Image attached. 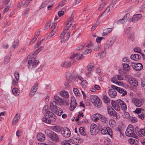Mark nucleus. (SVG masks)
I'll list each match as a JSON object with an SVG mask.
<instances>
[{"label":"nucleus","instance_id":"9d476101","mask_svg":"<svg viewBox=\"0 0 145 145\" xmlns=\"http://www.w3.org/2000/svg\"><path fill=\"white\" fill-rule=\"evenodd\" d=\"M142 17V15L140 14L134 15L133 16L132 18H129L128 20L130 22H135L140 20Z\"/></svg>","mask_w":145,"mask_h":145},{"label":"nucleus","instance_id":"603ef678","mask_svg":"<svg viewBox=\"0 0 145 145\" xmlns=\"http://www.w3.org/2000/svg\"><path fill=\"white\" fill-rule=\"evenodd\" d=\"M18 40H16L14 43L12 45V47L14 49H15L17 47H18Z\"/></svg>","mask_w":145,"mask_h":145},{"label":"nucleus","instance_id":"5701e85b","mask_svg":"<svg viewBox=\"0 0 145 145\" xmlns=\"http://www.w3.org/2000/svg\"><path fill=\"white\" fill-rule=\"evenodd\" d=\"M128 142L131 145H138V142L135 139L130 138L128 140Z\"/></svg>","mask_w":145,"mask_h":145},{"label":"nucleus","instance_id":"09e8293b","mask_svg":"<svg viewBox=\"0 0 145 145\" xmlns=\"http://www.w3.org/2000/svg\"><path fill=\"white\" fill-rule=\"evenodd\" d=\"M141 85L142 88L145 89V78H143L141 80Z\"/></svg>","mask_w":145,"mask_h":145},{"label":"nucleus","instance_id":"f257e3e1","mask_svg":"<svg viewBox=\"0 0 145 145\" xmlns=\"http://www.w3.org/2000/svg\"><path fill=\"white\" fill-rule=\"evenodd\" d=\"M54 101H53L50 103V109L52 112L47 111L45 114L44 116L43 117L42 121L46 123L52 124H54V118L53 117L54 111Z\"/></svg>","mask_w":145,"mask_h":145},{"label":"nucleus","instance_id":"a18cd8bd","mask_svg":"<svg viewBox=\"0 0 145 145\" xmlns=\"http://www.w3.org/2000/svg\"><path fill=\"white\" fill-rule=\"evenodd\" d=\"M138 117L142 120H143L145 117V111L142 112L141 114L138 115Z\"/></svg>","mask_w":145,"mask_h":145},{"label":"nucleus","instance_id":"4468645a","mask_svg":"<svg viewBox=\"0 0 145 145\" xmlns=\"http://www.w3.org/2000/svg\"><path fill=\"white\" fill-rule=\"evenodd\" d=\"M108 114L110 116L116 117L117 113L112 108L110 107H108Z\"/></svg>","mask_w":145,"mask_h":145},{"label":"nucleus","instance_id":"c756f323","mask_svg":"<svg viewBox=\"0 0 145 145\" xmlns=\"http://www.w3.org/2000/svg\"><path fill=\"white\" fill-rule=\"evenodd\" d=\"M94 67V66L92 65H89L87 66V69L89 72L87 73V75H88L89 73L92 72V69Z\"/></svg>","mask_w":145,"mask_h":145},{"label":"nucleus","instance_id":"0e129e2a","mask_svg":"<svg viewBox=\"0 0 145 145\" xmlns=\"http://www.w3.org/2000/svg\"><path fill=\"white\" fill-rule=\"evenodd\" d=\"M81 85L84 88L85 86L87 85V82L86 80H84L82 81L81 83Z\"/></svg>","mask_w":145,"mask_h":145},{"label":"nucleus","instance_id":"72a5a7b5","mask_svg":"<svg viewBox=\"0 0 145 145\" xmlns=\"http://www.w3.org/2000/svg\"><path fill=\"white\" fill-rule=\"evenodd\" d=\"M18 91V89L16 88H13L12 90V92L13 94L15 95H19V92Z\"/></svg>","mask_w":145,"mask_h":145},{"label":"nucleus","instance_id":"20e7f679","mask_svg":"<svg viewBox=\"0 0 145 145\" xmlns=\"http://www.w3.org/2000/svg\"><path fill=\"white\" fill-rule=\"evenodd\" d=\"M70 35V33L67 31H63L61 33L60 35L61 42H64L67 40Z\"/></svg>","mask_w":145,"mask_h":145},{"label":"nucleus","instance_id":"4be33fe9","mask_svg":"<svg viewBox=\"0 0 145 145\" xmlns=\"http://www.w3.org/2000/svg\"><path fill=\"white\" fill-rule=\"evenodd\" d=\"M140 58V55L138 54H132L131 56V59L136 61H138Z\"/></svg>","mask_w":145,"mask_h":145},{"label":"nucleus","instance_id":"bf43d9fd","mask_svg":"<svg viewBox=\"0 0 145 145\" xmlns=\"http://www.w3.org/2000/svg\"><path fill=\"white\" fill-rule=\"evenodd\" d=\"M74 17V15L73 14L71 15V16L69 18V19L68 20V22L67 23H69V24H72L71 22V21L73 19Z\"/></svg>","mask_w":145,"mask_h":145},{"label":"nucleus","instance_id":"8fccbe9b","mask_svg":"<svg viewBox=\"0 0 145 145\" xmlns=\"http://www.w3.org/2000/svg\"><path fill=\"white\" fill-rule=\"evenodd\" d=\"M122 116L124 118H127L129 117L130 115L128 112H124Z\"/></svg>","mask_w":145,"mask_h":145},{"label":"nucleus","instance_id":"f03ea898","mask_svg":"<svg viewBox=\"0 0 145 145\" xmlns=\"http://www.w3.org/2000/svg\"><path fill=\"white\" fill-rule=\"evenodd\" d=\"M125 135L129 137H135V134L134 128L132 125H128L125 131Z\"/></svg>","mask_w":145,"mask_h":145},{"label":"nucleus","instance_id":"473e14b6","mask_svg":"<svg viewBox=\"0 0 145 145\" xmlns=\"http://www.w3.org/2000/svg\"><path fill=\"white\" fill-rule=\"evenodd\" d=\"M145 111L143 109L141 108H137L134 111V112L135 113H137V114H139L141 113H142V112Z\"/></svg>","mask_w":145,"mask_h":145},{"label":"nucleus","instance_id":"774afa93","mask_svg":"<svg viewBox=\"0 0 145 145\" xmlns=\"http://www.w3.org/2000/svg\"><path fill=\"white\" fill-rule=\"evenodd\" d=\"M18 80L15 79V80H13L12 82V85L14 86H15L18 83Z\"/></svg>","mask_w":145,"mask_h":145},{"label":"nucleus","instance_id":"cd10ccee","mask_svg":"<svg viewBox=\"0 0 145 145\" xmlns=\"http://www.w3.org/2000/svg\"><path fill=\"white\" fill-rule=\"evenodd\" d=\"M71 66V63H67V62H64L61 64V66L65 68H69Z\"/></svg>","mask_w":145,"mask_h":145},{"label":"nucleus","instance_id":"1a4fd4ad","mask_svg":"<svg viewBox=\"0 0 145 145\" xmlns=\"http://www.w3.org/2000/svg\"><path fill=\"white\" fill-rule=\"evenodd\" d=\"M131 65L133 68L135 70L140 71L142 68V65L140 63H132Z\"/></svg>","mask_w":145,"mask_h":145},{"label":"nucleus","instance_id":"a878e982","mask_svg":"<svg viewBox=\"0 0 145 145\" xmlns=\"http://www.w3.org/2000/svg\"><path fill=\"white\" fill-rule=\"evenodd\" d=\"M93 104L95 106L98 108H100L102 106V102L100 99L98 101H97L96 102H95Z\"/></svg>","mask_w":145,"mask_h":145},{"label":"nucleus","instance_id":"423d86ee","mask_svg":"<svg viewBox=\"0 0 145 145\" xmlns=\"http://www.w3.org/2000/svg\"><path fill=\"white\" fill-rule=\"evenodd\" d=\"M28 67L31 69L34 65H37L39 62L36 61L35 58L32 57L28 61Z\"/></svg>","mask_w":145,"mask_h":145},{"label":"nucleus","instance_id":"4d7b16f0","mask_svg":"<svg viewBox=\"0 0 145 145\" xmlns=\"http://www.w3.org/2000/svg\"><path fill=\"white\" fill-rule=\"evenodd\" d=\"M128 38L129 39H130L132 40H134L135 38L134 34H131L128 37Z\"/></svg>","mask_w":145,"mask_h":145},{"label":"nucleus","instance_id":"e2e57ef3","mask_svg":"<svg viewBox=\"0 0 145 145\" xmlns=\"http://www.w3.org/2000/svg\"><path fill=\"white\" fill-rule=\"evenodd\" d=\"M96 129V125L95 124H92L90 127V131Z\"/></svg>","mask_w":145,"mask_h":145},{"label":"nucleus","instance_id":"6e6552de","mask_svg":"<svg viewBox=\"0 0 145 145\" xmlns=\"http://www.w3.org/2000/svg\"><path fill=\"white\" fill-rule=\"evenodd\" d=\"M101 133L103 134H107L110 136L112 135V130L109 127L104 128L101 130Z\"/></svg>","mask_w":145,"mask_h":145},{"label":"nucleus","instance_id":"f3484780","mask_svg":"<svg viewBox=\"0 0 145 145\" xmlns=\"http://www.w3.org/2000/svg\"><path fill=\"white\" fill-rule=\"evenodd\" d=\"M111 105L117 111H119L120 109V108L119 106V104H118L117 102L115 103L113 101H112L111 102Z\"/></svg>","mask_w":145,"mask_h":145},{"label":"nucleus","instance_id":"9b49d317","mask_svg":"<svg viewBox=\"0 0 145 145\" xmlns=\"http://www.w3.org/2000/svg\"><path fill=\"white\" fill-rule=\"evenodd\" d=\"M61 134L64 137H68L70 136L71 131L68 128H66L61 131Z\"/></svg>","mask_w":145,"mask_h":145},{"label":"nucleus","instance_id":"f8f14e48","mask_svg":"<svg viewBox=\"0 0 145 145\" xmlns=\"http://www.w3.org/2000/svg\"><path fill=\"white\" fill-rule=\"evenodd\" d=\"M129 14H127L124 15L123 18L120 19L118 20V23L119 24H124L127 22V19L129 18Z\"/></svg>","mask_w":145,"mask_h":145},{"label":"nucleus","instance_id":"393cba45","mask_svg":"<svg viewBox=\"0 0 145 145\" xmlns=\"http://www.w3.org/2000/svg\"><path fill=\"white\" fill-rule=\"evenodd\" d=\"M67 80L68 82L69 83L73 82V77L71 74L68 73L67 75Z\"/></svg>","mask_w":145,"mask_h":145},{"label":"nucleus","instance_id":"a19ab883","mask_svg":"<svg viewBox=\"0 0 145 145\" xmlns=\"http://www.w3.org/2000/svg\"><path fill=\"white\" fill-rule=\"evenodd\" d=\"M114 42L111 40L108 42L105 46L106 48H107L111 46L113 44Z\"/></svg>","mask_w":145,"mask_h":145},{"label":"nucleus","instance_id":"4c0bfd02","mask_svg":"<svg viewBox=\"0 0 145 145\" xmlns=\"http://www.w3.org/2000/svg\"><path fill=\"white\" fill-rule=\"evenodd\" d=\"M99 22L98 20L96 22L95 24H93L91 27V31H94L96 28V27L99 24Z\"/></svg>","mask_w":145,"mask_h":145},{"label":"nucleus","instance_id":"69168bd1","mask_svg":"<svg viewBox=\"0 0 145 145\" xmlns=\"http://www.w3.org/2000/svg\"><path fill=\"white\" fill-rule=\"evenodd\" d=\"M47 4L48 2L47 1L44 2L40 6V8H43L45 6L47 5Z\"/></svg>","mask_w":145,"mask_h":145},{"label":"nucleus","instance_id":"ddd939ff","mask_svg":"<svg viewBox=\"0 0 145 145\" xmlns=\"http://www.w3.org/2000/svg\"><path fill=\"white\" fill-rule=\"evenodd\" d=\"M71 102L70 109L71 110H73L76 107L77 105V103L74 97L71 98Z\"/></svg>","mask_w":145,"mask_h":145},{"label":"nucleus","instance_id":"13d9d810","mask_svg":"<svg viewBox=\"0 0 145 145\" xmlns=\"http://www.w3.org/2000/svg\"><path fill=\"white\" fill-rule=\"evenodd\" d=\"M51 24L50 22L46 23L44 28L45 30H47L50 27Z\"/></svg>","mask_w":145,"mask_h":145},{"label":"nucleus","instance_id":"6ab92c4d","mask_svg":"<svg viewBox=\"0 0 145 145\" xmlns=\"http://www.w3.org/2000/svg\"><path fill=\"white\" fill-rule=\"evenodd\" d=\"M59 95L63 97L68 98L69 96L68 92L65 90H62L59 93Z\"/></svg>","mask_w":145,"mask_h":145},{"label":"nucleus","instance_id":"c9c22d12","mask_svg":"<svg viewBox=\"0 0 145 145\" xmlns=\"http://www.w3.org/2000/svg\"><path fill=\"white\" fill-rule=\"evenodd\" d=\"M62 130V127L60 126H55V132L58 133L61 131Z\"/></svg>","mask_w":145,"mask_h":145},{"label":"nucleus","instance_id":"58836bf2","mask_svg":"<svg viewBox=\"0 0 145 145\" xmlns=\"http://www.w3.org/2000/svg\"><path fill=\"white\" fill-rule=\"evenodd\" d=\"M103 99L104 102L106 103H108L110 102V99L106 95L104 96Z\"/></svg>","mask_w":145,"mask_h":145},{"label":"nucleus","instance_id":"b1692460","mask_svg":"<svg viewBox=\"0 0 145 145\" xmlns=\"http://www.w3.org/2000/svg\"><path fill=\"white\" fill-rule=\"evenodd\" d=\"M20 115L19 114H17L14 116L13 120V125L15 124L20 119Z\"/></svg>","mask_w":145,"mask_h":145},{"label":"nucleus","instance_id":"37998d69","mask_svg":"<svg viewBox=\"0 0 145 145\" xmlns=\"http://www.w3.org/2000/svg\"><path fill=\"white\" fill-rule=\"evenodd\" d=\"M123 69L125 70H128L130 69L129 67L128 64H123Z\"/></svg>","mask_w":145,"mask_h":145},{"label":"nucleus","instance_id":"de8ad7c7","mask_svg":"<svg viewBox=\"0 0 145 145\" xmlns=\"http://www.w3.org/2000/svg\"><path fill=\"white\" fill-rule=\"evenodd\" d=\"M66 2L62 1L59 3L57 8L58 7L59 8L61 7L66 3Z\"/></svg>","mask_w":145,"mask_h":145},{"label":"nucleus","instance_id":"5fc2aeb1","mask_svg":"<svg viewBox=\"0 0 145 145\" xmlns=\"http://www.w3.org/2000/svg\"><path fill=\"white\" fill-rule=\"evenodd\" d=\"M37 89H38V84L37 83H36L33 86V87L31 89L36 91Z\"/></svg>","mask_w":145,"mask_h":145},{"label":"nucleus","instance_id":"bb28decb","mask_svg":"<svg viewBox=\"0 0 145 145\" xmlns=\"http://www.w3.org/2000/svg\"><path fill=\"white\" fill-rule=\"evenodd\" d=\"M117 91L120 93L122 94L123 95H125L127 93V91L124 89L119 88H117Z\"/></svg>","mask_w":145,"mask_h":145},{"label":"nucleus","instance_id":"79ce46f5","mask_svg":"<svg viewBox=\"0 0 145 145\" xmlns=\"http://www.w3.org/2000/svg\"><path fill=\"white\" fill-rule=\"evenodd\" d=\"M138 133L140 136H141V135L143 136H145V128L143 129L140 130V131L138 132Z\"/></svg>","mask_w":145,"mask_h":145},{"label":"nucleus","instance_id":"6e6d98bb","mask_svg":"<svg viewBox=\"0 0 145 145\" xmlns=\"http://www.w3.org/2000/svg\"><path fill=\"white\" fill-rule=\"evenodd\" d=\"M43 48V46L40 47L38 49L36 50L34 52L33 54H37Z\"/></svg>","mask_w":145,"mask_h":145},{"label":"nucleus","instance_id":"3c124183","mask_svg":"<svg viewBox=\"0 0 145 145\" xmlns=\"http://www.w3.org/2000/svg\"><path fill=\"white\" fill-rule=\"evenodd\" d=\"M98 130L96 128L90 131L91 135H95L98 133Z\"/></svg>","mask_w":145,"mask_h":145},{"label":"nucleus","instance_id":"c85d7f7f","mask_svg":"<svg viewBox=\"0 0 145 145\" xmlns=\"http://www.w3.org/2000/svg\"><path fill=\"white\" fill-rule=\"evenodd\" d=\"M11 55H8L5 57L4 60V65L7 64L9 62L11 58Z\"/></svg>","mask_w":145,"mask_h":145},{"label":"nucleus","instance_id":"e433bc0d","mask_svg":"<svg viewBox=\"0 0 145 145\" xmlns=\"http://www.w3.org/2000/svg\"><path fill=\"white\" fill-rule=\"evenodd\" d=\"M79 132L81 134L84 136L86 135V133L85 131V129L83 127H81L80 128Z\"/></svg>","mask_w":145,"mask_h":145},{"label":"nucleus","instance_id":"dca6fc26","mask_svg":"<svg viewBox=\"0 0 145 145\" xmlns=\"http://www.w3.org/2000/svg\"><path fill=\"white\" fill-rule=\"evenodd\" d=\"M45 135L43 133H40L37 135V138L39 141H43L45 139Z\"/></svg>","mask_w":145,"mask_h":145},{"label":"nucleus","instance_id":"338daca9","mask_svg":"<svg viewBox=\"0 0 145 145\" xmlns=\"http://www.w3.org/2000/svg\"><path fill=\"white\" fill-rule=\"evenodd\" d=\"M60 139L58 136L55 133V142H59Z\"/></svg>","mask_w":145,"mask_h":145},{"label":"nucleus","instance_id":"412c9836","mask_svg":"<svg viewBox=\"0 0 145 145\" xmlns=\"http://www.w3.org/2000/svg\"><path fill=\"white\" fill-rule=\"evenodd\" d=\"M108 93L112 98L115 97L117 95L116 91L114 89L110 90L109 91Z\"/></svg>","mask_w":145,"mask_h":145},{"label":"nucleus","instance_id":"f704fd0d","mask_svg":"<svg viewBox=\"0 0 145 145\" xmlns=\"http://www.w3.org/2000/svg\"><path fill=\"white\" fill-rule=\"evenodd\" d=\"M73 91L75 95L77 96H80V93L79 92V90L77 88H74L73 89Z\"/></svg>","mask_w":145,"mask_h":145},{"label":"nucleus","instance_id":"864d4df0","mask_svg":"<svg viewBox=\"0 0 145 145\" xmlns=\"http://www.w3.org/2000/svg\"><path fill=\"white\" fill-rule=\"evenodd\" d=\"M54 29H53L51 32L49 33V35H48V37H47V39L48 38V39H50V38L52 36H53L54 34Z\"/></svg>","mask_w":145,"mask_h":145},{"label":"nucleus","instance_id":"2eb2a0df","mask_svg":"<svg viewBox=\"0 0 145 145\" xmlns=\"http://www.w3.org/2000/svg\"><path fill=\"white\" fill-rule=\"evenodd\" d=\"M118 104L121 106L122 109L123 110H125L127 109V106L125 103L121 100L119 99L117 101Z\"/></svg>","mask_w":145,"mask_h":145},{"label":"nucleus","instance_id":"39448f33","mask_svg":"<svg viewBox=\"0 0 145 145\" xmlns=\"http://www.w3.org/2000/svg\"><path fill=\"white\" fill-rule=\"evenodd\" d=\"M132 102L137 107H140L143 104L144 101L142 99L133 98L132 99Z\"/></svg>","mask_w":145,"mask_h":145},{"label":"nucleus","instance_id":"7c9ffc66","mask_svg":"<svg viewBox=\"0 0 145 145\" xmlns=\"http://www.w3.org/2000/svg\"><path fill=\"white\" fill-rule=\"evenodd\" d=\"M99 97L96 95H92L91 97V100L93 104L95 102H96L97 101H98V100H99Z\"/></svg>","mask_w":145,"mask_h":145},{"label":"nucleus","instance_id":"052dcab7","mask_svg":"<svg viewBox=\"0 0 145 145\" xmlns=\"http://www.w3.org/2000/svg\"><path fill=\"white\" fill-rule=\"evenodd\" d=\"M19 74L18 72H16L14 73V76L15 79L19 80Z\"/></svg>","mask_w":145,"mask_h":145},{"label":"nucleus","instance_id":"49530a36","mask_svg":"<svg viewBox=\"0 0 145 145\" xmlns=\"http://www.w3.org/2000/svg\"><path fill=\"white\" fill-rule=\"evenodd\" d=\"M102 115L99 114H95L94 115V117L95 118V120H97L100 119L102 116Z\"/></svg>","mask_w":145,"mask_h":145},{"label":"nucleus","instance_id":"680f3d73","mask_svg":"<svg viewBox=\"0 0 145 145\" xmlns=\"http://www.w3.org/2000/svg\"><path fill=\"white\" fill-rule=\"evenodd\" d=\"M92 49H91L86 50L84 52V54L85 55L87 54H88L90 53Z\"/></svg>","mask_w":145,"mask_h":145},{"label":"nucleus","instance_id":"0eeeda50","mask_svg":"<svg viewBox=\"0 0 145 145\" xmlns=\"http://www.w3.org/2000/svg\"><path fill=\"white\" fill-rule=\"evenodd\" d=\"M55 103L60 106L63 105H64V100L57 95H55Z\"/></svg>","mask_w":145,"mask_h":145},{"label":"nucleus","instance_id":"aec40b11","mask_svg":"<svg viewBox=\"0 0 145 145\" xmlns=\"http://www.w3.org/2000/svg\"><path fill=\"white\" fill-rule=\"evenodd\" d=\"M47 132L48 136L50 138L52 141H54V133L52 132L51 131L47 130L45 131V132Z\"/></svg>","mask_w":145,"mask_h":145},{"label":"nucleus","instance_id":"ea45409f","mask_svg":"<svg viewBox=\"0 0 145 145\" xmlns=\"http://www.w3.org/2000/svg\"><path fill=\"white\" fill-rule=\"evenodd\" d=\"M100 119L101 121L105 123H106L108 122L107 118L104 116L102 115Z\"/></svg>","mask_w":145,"mask_h":145},{"label":"nucleus","instance_id":"a211bd4d","mask_svg":"<svg viewBox=\"0 0 145 145\" xmlns=\"http://www.w3.org/2000/svg\"><path fill=\"white\" fill-rule=\"evenodd\" d=\"M55 113L57 115L60 116L63 113V110L61 109L60 108L55 105Z\"/></svg>","mask_w":145,"mask_h":145},{"label":"nucleus","instance_id":"c03bdc74","mask_svg":"<svg viewBox=\"0 0 145 145\" xmlns=\"http://www.w3.org/2000/svg\"><path fill=\"white\" fill-rule=\"evenodd\" d=\"M72 25V24H69V23H67V25L65 26L64 29V31H67V30L69 29V28Z\"/></svg>","mask_w":145,"mask_h":145},{"label":"nucleus","instance_id":"7ed1b4c3","mask_svg":"<svg viewBox=\"0 0 145 145\" xmlns=\"http://www.w3.org/2000/svg\"><path fill=\"white\" fill-rule=\"evenodd\" d=\"M125 78L129 83L132 86L136 87L137 86V81L135 78L130 75H126Z\"/></svg>","mask_w":145,"mask_h":145},{"label":"nucleus","instance_id":"2f4dec72","mask_svg":"<svg viewBox=\"0 0 145 145\" xmlns=\"http://www.w3.org/2000/svg\"><path fill=\"white\" fill-rule=\"evenodd\" d=\"M112 30L111 28H108L104 30V32L103 33V35L105 36L108 33H110Z\"/></svg>","mask_w":145,"mask_h":145}]
</instances>
